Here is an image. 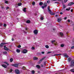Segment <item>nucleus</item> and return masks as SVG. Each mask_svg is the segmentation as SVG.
<instances>
[{
  "instance_id": "obj_38",
  "label": "nucleus",
  "mask_w": 74,
  "mask_h": 74,
  "mask_svg": "<svg viewBox=\"0 0 74 74\" xmlns=\"http://www.w3.org/2000/svg\"><path fill=\"white\" fill-rule=\"evenodd\" d=\"M40 19L41 20H43V19H44V18H43V17H42L40 18Z\"/></svg>"
},
{
  "instance_id": "obj_17",
  "label": "nucleus",
  "mask_w": 74,
  "mask_h": 74,
  "mask_svg": "<svg viewBox=\"0 0 74 74\" xmlns=\"http://www.w3.org/2000/svg\"><path fill=\"white\" fill-rule=\"evenodd\" d=\"M62 5H63V8L62 10V11H63V10H64V8H65V5H64V4L63 3H62Z\"/></svg>"
},
{
  "instance_id": "obj_21",
  "label": "nucleus",
  "mask_w": 74,
  "mask_h": 74,
  "mask_svg": "<svg viewBox=\"0 0 74 74\" xmlns=\"http://www.w3.org/2000/svg\"><path fill=\"white\" fill-rule=\"evenodd\" d=\"M43 3H42V2H40V3H39V5H43Z\"/></svg>"
},
{
  "instance_id": "obj_49",
  "label": "nucleus",
  "mask_w": 74,
  "mask_h": 74,
  "mask_svg": "<svg viewBox=\"0 0 74 74\" xmlns=\"http://www.w3.org/2000/svg\"><path fill=\"white\" fill-rule=\"evenodd\" d=\"M62 55H63V56H64V57H65V54H63Z\"/></svg>"
},
{
  "instance_id": "obj_14",
  "label": "nucleus",
  "mask_w": 74,
  "mask_h": 74,
  "mask_svg": "<svg viewBox=\"0 0 74 74\" xmlns=\"http://www.w3.org/2000/svg\"><path fill=\"white\" fill-rule=\"evenodd\" d=\"M2 67H4V68H7V66H6V65H5L2 64Z\"/></svg>"
},
{
  "instance_id": "obj_43",
  "label": "nucleus",
  "mask_w": 74,
  "mask_h": 74,
  "mask_svg": "<svg viewBox=\"0 0 74 74\" xmlns=\"http://www.w3.org/2000/svg\"><path fill=\"white\" fill-rule=\"evenodd\" d=\"M26 32H25V31H24L23 32L24 33L26 34L27 33V31H26Z\"/></svg>"
},
{
  "instance_id": "obj_10",
  "label": "nucleus",
  "mask_w": 74,
  "mask_h": 74,
  "mask_svg": "<svg viewBox=\"0 0 74 74\" xmlns=\"http://www.w3.org/2000/svg\"><path fill=\"white\" fill-rule=\"evenodd\" d=\"M61 20H62V18H58V22H60V21H61Z\"/></svg>"
},
{
  "instance_id": "obj_34",
  "label": "nucleus",
  "mask_w": 74,
  "mask_h": 74,
  "mask_svg": "<svg viewBox=\"0 0 74 74\" xmlns=\"http://www.w3.org/2000/svg\"><path fill=\"white\" fill-rule=\"evenodd\" d=\"M64 44H62L61 45V47H64Z\"/></svg>"
},
{
  "instance_id": "obj_32",
  "label": "nucleus",
  "mask_w": 74,
  "mask_h": 74,
  "mask_svg": "<svg viewBox=\"0 0 74 74\" xmlns=\"http://www.w3.org/2000/svg\"><path fill=\"white\" fill-rule=\"evenodd\" d=\"M46 48H49V46L47 45H46L45 46Z\"/></svg>"
},
{
  "instance_id": "obj_57",
  "label": "nucleus",
  "mask_w": 74,
  "mask_h": 74,
  "mask_svg": "<svg viewBox=\"0 0 74 74\" xmlns=\"http://www.w3.org/2000/svg\"><path fill=\"white\" fill-rule=\"evenodd\" d=\"M56 42H54V45H56Z\"/></svg>"
},
{
  "instance_id": "obj_4",
  "label": "nucleus",
  "mask_w": 74,
  "mask_h": 74,
  "mask_svg": "<svg viewBox=\"0 0 74 74\" xmlns=\"http://www.w3.org/2000/svg\"><path fill=\"white\" fill-rule=\"evenodd\" d=\"M74 4V2H70L68 4V5L69 6H71V5H73Z\"/></svg>"
},
{
  "instance_id": "obj_20",
  "label": "nucleus",
  "mask_w": 74,
  "mask_h": 74,
  "mask_svg": "<svg viewBox=\"0 0 74 74\" xmlns=\"http://www.w3.org/2000/svg\"><path fill=\"white\" fill-rule=\"evenodd\" d=\"M65 57L66 58H69V56L68 55H67V54L65 53Z\"/></svg>"
},
{
  "instance_id": "obj_27",
  "label": "nucleus",
  "mask_w": 74,
  "mask_h": 74,
  "mask_svg": "<svg viewBox=\"0 0 74 74\" xmlns=\"http://www.w3.org/2000/svg\"><path fill=\"white\" fill-rule=\"evenodd\" d=\"M26 8H24L23 9V11H24V12H26Z\"/></svg>"
},
{
  "instance_id": "obj_33",
  "label": "nucleus",
  "mask_w": 74,
  "mask_h": 74,
  "mask_svg": "<svg viewBox=\"0 0 74 74\" xmlns=\"http://www.w3.org/2000/svg\"><path fill=\"white\" fill-rule=\"evenodd\" d=\"M35 2H32V5H35Z\"/></svg>"
},
{
  "instance_id": "obj_2",
  "label": "nucleus",
  "mask_w": 74,
  "mask_h": 74,
  "mask_svg": "<svg viewBox=\"0 0 74 74\" xmlns=\"http://www.w3.org/2000/svg\"><path fill=\"white\" fill-rule=\"evenodd\" d=\"M71 67H72L73 66H74V61H71Z\"/></svg>"
},
{
  "instance_id": "obj_53",
  "label": "nucleus",
  "mask_w": 74,
  "mask_h": 74,
  "mask_svg": "<svg viewBox=\"0 0 74 74\" xmlns=\"http://www.w3.org/2000/svg\"><path fill=\"white\" fill-rule=\"evenodd\" d=\"M47 63V61H45L44 62V64H46V63Z\"/></svg>"
},
{
  "instance_id": "obj_39",
  "label": "nucleus",
  "mask_w": 74,
  "mask_h": 74,
  "mask_svg": "<svg viewBox=\"0 0 74 74\" xmlns=\"http://www.w3.org/2000/svg\"><path fill=\"white\" fill-rule=\"evenodd\" d=\"M50 2H51V1H47V3H50Z\"/></svg>"
},
{
  "instance_id": "obj_46",
  "label": "nucleus",
  "mask_w": 74,
  "mask_h": 74,
  "mask_svg": "<svg viewBox=\"0 0 74 74\" xmlns=\"http://www.w3.org/2000/svg\"><path fill=\"white\" fill-rule=\"evenodd\" d=\"M68 22H70V19L68 20Z\"/></svg>"
},
{
  "instance_id": "obj_16",
  "label": "nucleus",
  "mask_w": 74,
  "mask_h": 74,
  "mask_svg": "<svg viewBox=\"0 0 74 74\" xmlns=\"http://www.w3.org/2000/svg\"><path fill=\"white\" fill-rule=\"evenodd\" d=\"M72 59H71V58H69L68 59V62H71V61Z\"/></svg>"
},
{
  "instance_id": "obj_6",
  "label": "nucleus",
  "mask_w": 74,
  "mask_h": 74,
  "mask_svg": "<svg viewBox=\"0 0 74 74\" xmlns=\"http://www.w3.org/2000/svg\"><path fill=\"white\" fill-rule=\"evenodd\" d=\"M15 72L16 74H19V71L18 69H16L15 70Z\"/></svg>"
},
{
  "instance_id": "obj_35",
  "label": "nucleus",
  "mask_w": 74,
  "mask_h": 74,
  "mask_svg": "<svg viewBox=\"0 0 74 74\" xmlns=\"http://www.w3.org/2000/svg\"><path fill=\"white\" fill-rule=\"evenodd\" d=\"M23 70H26V67L25 66L23 67Z\"/></svg>"
},
{
  "instance_id": "obj_13",
  "label": "nucleus",
  "mask_w": 74,
  "mask_h": 74,
  "mask_svg": "<svg viewBox=\"0 0 74 74\" xmlns=\"http://www.w3.org/2000/svg\"><path fill=\"white\" fill-rule=\"evenodd\" d=\"M61 54H54L52 56H59V55H61Z\"/></svg>"
},
{
  "instance_id": "obj_24",
  "label": "nucleus",
  "mask_w": 74,
  "mask_h": 74,
  "mask_svg": "<svg viewBox=\"0 0 74 74\" xmlns=\"http://www.w3.org/2000/svg\"><path fill=\"white\" fill-rule=\"evenodd\" d=\"M30 22V20H27L26 21V23H29Z\"/></svg>"
},
{
  "instance_id": "obj_52",
  "label": "nucleus",
  "mask_w": 74,
  "mask_h": 74,
  "mask_svg": "<svg viewBox=\"0 0 74 74\" xmlns=\"http://www.w3.org/2000/svg\"><path fill=\"white\" fill-rule=\"evenodd\" d=\"M71 11L72 12H73V9H71Z\"/></svg>"
},
{
  "instance_id": "obj_45",
  "label": "nucleus",
  "mask_w": 74,
  "mask_h": 74,
  "mask_svg": "<svg viewBox=\"0 0 74 74\" xmlns=\"http://www.w3.org/2000/svg\"><path fill=\"white\" fill-rule=\"evenodd\" d=\"M12 69H10V72L11 73V72H12Z\"/></svg>"
},
{
  "instance_id": "obj_25",
  "label": "nucleus",
  "mask_w": 74,
  "mask_h": 74,
  "mask_svg": "<svg viewBox=\"0 0 74 74\" xmlns=\"http://www.w3.org/2000/svg\"><path fill=\"white\" fill-rule=\"evenodd\" d=\"M60 36H61V37H62V36L63 35V34L62 32H60Z\"/></svg>"
},
{
  "instance_id": "obj_59",
  "label": "nucleus",
  "mask_w": 74,
  "mask_h": 74,
  "mask_svg": "<svg viewBox=\"0 0 74 74\" xmlns=\"http://www.w3.org/2000/svg\"><path fill=\"white\" fill-rule=\"evenodd\" d=\"M25 30H27V28L26 27V28H25Z\"/></svg>"
},
{
  "instance_id": "obj_3",
  "label": "nucleus",
  "mask_w": 74,
  "mask_h": 74,
  "mask_svg": "<svg viewBox=\"0 0 74 74\" xmlns=\"http://www.w3.org/2000/svg\"><path fill=\"white\" fill-rule=\"evenodd\" d=\"M45 59V57H44L43 58H42V59L40 60L38 62V63H40L44 60V59Z\"/></svg>"
},
{
  "instance_id": "obj_29",
  "label": "nucleus",
  "mask_w": 74,
  "mask_h": 74,
  "mask_svg": "<svg viewBox=\"0 0 74 74\" xmlns=\"http://www.w3.org/2000/svg\"><path fill=\"white\" fill-rule=\"evenodd\" d=\"M13 61V59L12 58H11L10 60V61L11 62H12V61Z\"/></svg>"
},
{
  "instance_id": "obj_26",
  "label": "nucleus",
  "mask_w": 74,
  "mask_h": 74,
  "mask_svg": "<svg viewBox=\"0 0 74 74\" xmlns=\"http://www.w3.org/2000/svg\"><path fill=\"white\" fill-rule=\"evenodd\" d=\"M22 5V3H18V6H21Z\"/></svg>"
},
{
  "instance_id": "obj_58",
  "label": "nucleus",
  "mask_w": 74,
  "mask_h": 74,
  "mask_svg": "<svg viewBox=\"0 0 74 74\" xmlns=\"http://www.w3.org/2000/svg\"><path fill=\"white\" fill-rule=\"evenodd\" d=\"M51 1H56V0H51Z\"/></svg>"
},
{
  "instance_id": "obj_51",
  "label": "nucleus",
  "mask_w": 74,
  "mask_h": 74,
  "mask_svg": "<svg viewBox=\"0 0 74 74\" xmlns=\"http://www.w3.org/2000/svg\"><path fill=\"white\" fill-rule=\"evenodd\" d=\"M3 25V24L1 23H0V26H2Z\"/></svg>"
},
{
  "instance_id": "obj_42",
  "label": "nucleus",
  "mask_w": 74,
  "mask_h": 74,
  "mask_svg": "<svg viewBox=\"0 0 74 74\" xmlns=\"http://www.w3.org/2000/svg\"><path fill=\"white\" fill-rule=\"evenodd\" d=\"M51 51H49L47 52V54H49V53H51Z\"/></svg>"
},
{
  "instance_id": "obj_63",
  "label": "nucleus",
  "mask_w": 74,
  "mask_h": 74,
  "mask_svg": "<svg viewBox=\"0 0 74 74\" xmlns=\"http://www.w3.org/2000/svg\"><path fill=\"white\" fill-rule=\"evenodd\" d=\"M41 67H43V65H41Z\"/></svg>"
},
{
  "instance_id": "obj_50",
  "label": "nucleus",
  "mask_w": 74,
  "mask_h": 74,
  "mask_svg": "<svg viewBox=\"0 0 74 74\" xmlns=\"http://www.w3.org/2000/svg\"><path fill=\"white\" fill-rule=\"evenodd\" d=\"M41 53H42V54H44V52H42Z\"/></svg>"
},
{
  "instance_id": "obj_12",
  "label": "nucleus",
  "mask_w": 74,
  "mask_h": 74,
  "mask_svg": "<svg viewBox=\"0 0 74 74\" xmlns=\"http://www.w3.org/2000/svg\"><path fill=\"white\" fill-rule=\"evenodd\" d=\"M43 5L44 7H46V6H47V3H44Z\"/></svg>"
},
{
  "instance_id": "obj_37",
  "label": "nucleus",
  "mask_w": 74,
  "mask_h": 74,
  "mask_svg": "<svg viewBox=\"0 0 74 74\" xmlns=\"http://www.w3.org/2000/svg\"><path fill=\"white\" fill-rule=\"evenodd\" d=\"M59 16V14H57L55 15V17H57L58 16Z\"/></svg>"
},
{
  "instance_id": "obj_1",
  "label": "nucleus",
  "mask_w": 74,
  "mask_h": 74,
  "mask_svg": "<svg viewBox=\"0 0 74 74\" xmlns=\"http://www.w3.org/2000/svg\"><path fill=\"white\" fill-rule=\"evenodd\" d=\"M50 8H49V7H48V11H49V14H50L51 15H55V13H52V11L51 10H50Z\"/></svg>"
},
{
  "instance_id": "obj_15",
  "label": "nucleus",
  "mask_w": 74,
  "mask_h": 74,
  "mask_svg": "<svg viewBox=\"0 0 74 74\" xmlns=\"http://www.w3.org/2000/svg\"><path fill=\"white\" fill-rule=\"evenodd\" d=\"M16 52H17L18 53H19V52H21V51L20 50H19V49H17L16 50Z\"/></svg>"
},
{
  "instance_id": "obj_62",
  "label": "nucleus",
  "mask_w": 74,
  "mask_h": 74,
  "mask_svg": "<svg viewBox=\"0 0 74 74\" xmlns=\"http://www.w3.org/2000/svg\"><path fill=\"white\" fill-rule=\"evenodd\" d=\"M12 41H14V39L13 38H12Z\"/></svg>"
},
{
  "instance_id": "obj_47",
  "label": "nucleus",
  "mask_w": 74,
  "mask_h": 74,
  "mask_svg": "<svg viewBox=\"0 0 74 74\" xmlns=\"http://www.w3.org/2000/svg\"><path fill=\"white\" fill-rule=\"evenodd\" d=\"M71 49H74V46H73L71 47Z\"/></svg>"
},
{
  "instance_id": "obj_40",
  "label": "nucleus",
  "mask_w": 74,
  "mask_h": 74,
  "mask_svg": "<svg viewBox=\"0 0 74 74\" xmlns=\"http://www.w3.org/2000/svg\"><path fill=\"white\" fill-rule=\"evenodd\" d=\"M3 26H4V27H5L7 26V24H4Z\"/></svg>"
},
{
  "instance_id": "obj_36",
  "label": "nucleus",
  "mask_w": 74,
  "mask_h": 74,
  "mask_svg": "<svg viewBox=\"0 0 74 74\" xmlns=\"http://www.w3.org/2000/svg\"><path fill=\"white\" fill-rule=\"evenodd\" d=\"M34 71H32V74H34Z\"/></svg>"
},
{
  "instance_id": "obj_60",
  "label": "nucleus",
  "mask_w": 74,
  "mask_h": 74,
  "mask_svg": "<svg viewBox=\"0 0 74 74\" xmlns=\"http://www.w3.org/2000/svg\"><path fill=\"white\" fill-rule=\"evenodd\" d=\"M72 41L73 42H74V38L72 40Z\"/></svg>"
},
{
  "instance_id": "obj_30",
  "label": "nucleus",
  "mask_w": 74,
  "mask_h": 74,
  "mask_svg": "<svg viewBox=\"0 0 74 74\" xmlns=\"http://www.w3.org/2000/svg\"><path fill=\"white\" fill-rule=\"evenodd\" d=\"M3 53L4 54H7V51H4L3 52Z\"/></svg>"
},
{
  "instance_id": "obj_41",
  "label": "nucleus",
  "mask_w": 74,
  "mask_h": 74,
  "mask_svg": "<svg viewBox=\"0 0 74 74\" xmlns=\"http://www.w3.org/2000/svg\"><path fill=\"white\" fill-rule=\"evenodd\" d=\"M21 45H19L18 46V48H21Z\"/></svg>"
},
{
  "instance_id": "obj_8",
  "label": "nucleus",
  "mask_w": 74,
  "mask_h": 74,
  "mask_svg": "<svg viewBox=\"0 0 74 74\" xmlns=\"http://www.w3.org/2000/svg\"><path fill=\"white\" fill-rule=\"evenodd\" d=\"M34 33L35 34H37L38 33V31L37 30H35L34 31Z\"/></svg>"
},
{
  "instance_id": "obj_61",
  "label": "nucleus",
  "mask_w": 74,
  "mask_h": 74,
  "mask_svg": "<svg viewBox=\"0 0 74 74\" xmlns=\"http://www.w3.org/2000/svg\"><path fill=\"white\" fill-rule=\"evenodd\" d=\"M60 14L61 15H62V14H63V13H62V12H60Z\"/></svg>"
},
{
  "instance_id": "obj_28",
  "label": "nucleus",
  "mask_w": 74,
  "mask_h": 74,
  "mask_svg": "<svg viewBox=\"0 0 74 74\" xmlns=\"http://www.w3.org/2000/svg\"><path fill=\"white\" fill-rule=\"evenodd\" d=\"M71 71L72 73H74V69H71L70 70Z\"/></svg>"
},
{
  "instance_id": "obj_31",
  "label": "nucleus",
  "mask_w": 74,
  "mask_h": 74,
  "mask_svg": "<svg viewBox=\"0 0 74 74\" xmlns=\"http://www.w3.org/2000/svg\"><path fill=\"white\" fill-rule=\"evenodd\" d=\"M55 42V40L52 41H51V43L52 44H53V42Z\"/></svg>"
},
{
  "instance_id": "obj_22",
  "label": "nucleus",
  "mask_w": 74,
  "mask_h": 74,
  "mask_svg": "<svg viewBox=\"0 0 74 74\" xmlns=\"http://www.w3.org/2000/svg\"><path fill=\"white\" fill-rule=\"evenodd\" d=\"M37 59H38V58L36 57H35L34 58V60H37Z\"/></svg>"
},
{
  "instance_id": "obj_19",
  "label": "nucleus",
  "mask_w": 74,
  "mask_h": 74,
  "mask_svg": "<svg viewBox=\"0 0 74 74\" xmlns=\"http://www.w3.org/2000/svg\"><path fill=\"white\" fill-rule=\"evenodd\" d=\"M4 63H5V64H6V65L7 66H9V64H8V63L7 62H4Z\"/></svg>"
},
{
  "instance_id": "obj_48",
  "label": "nucleus",
  "mask_w": 74,
  "mask_h": 74,
  "mask_svg": "<svg viewBox=\"0 0 74 74\" xmlns=\"http://www.w3.org/2000/svg\"><path fill=\"white\" fill-rule=\"evenodd\" d=\"M67 1H68V0H65V3H67Z\"/></svg>"
},
{
  "instance_id": "obj_5",
  "label": "nucleus",
  "mask_w": 74,
  "mask_h": 74,
  "mask_svg": "<svg viewBox=\"0 0 74 74\" xmlns=\"http://www.w3.org/2000/svg\"><path fill=\"white\" fill-rule=\"evenodd\" d=\"M11 66H14V67H18V64H12Z\"/></svg>"
},
{
  "instance_id": "obj_18",
  "label": "nucleus",
  "mask_w": 74,
  "mask_h": 74,
  "mask_svg": "<svg viewBox=\"0 0 74 74\" xmlns=\"http://www.w3.org/2000/svg\"><path fill=\"white\" fill-rule=\"evenodd\" d=\"M36 67L37 68H38V69H40V65H36Z\"/></svg>"
},
{
  "instance_id": "obj_44",
  "label": "nucleus",
  "mask_w": 74,
  "mask_h": 74,
  "mask_svg": "<svg viewBox=\"0 0 74 74\" xmlns=\"http://www.w3.org/2000/svg\"><path fill=\"white\" fill-rule=\"evenodd\" d=\"M5 3L6 4H7V3H8V1H5Z\"/></svg>"
},
{
  "instance_id": "obj_54",
  "label": "nucleus",
  "mask_w": 74,
  "mask_h": 74,
  "mask_svg": "<svg viewBox=\"0 0 74 74\" xmlns=\"http://www.w3.org/2000/svg\"><path fill=\"white\" fill-rule=\"evenodd\" d=\"M32 49H34V47H32Z\"/></svg>"
},
{
  "instance_id": "obj_55",
  "label": "nucleus",
  "mask_w": 74,
  "mask_h": 74,
  "mask_svg": "<svg viewBox=\"0 0 74 74\" xmlns=\"http://www.w3.org/2000/svg\"><path fill=\"white\" fill-rule=\"evenodd\" d=\"M8 8H9V7H7L6 8V9L7 10L8 9Z\"/></svg>"
},
{
  "instance_id": "obj_9",
  "label": "nucleus",
  "mask_w": 74,
  "mask_h": 74,
  "mask_svg": "<svg viewBox=\"0 0 74 74\" xmlns=\"http://www.w3.org/2000/svg\"><path fill=\"white\" fill-rule=\"evenodd\" d=\"M8 44L7 43H2L0 45V46H1V47H3V45H5V44Z\"/></svg>"
},
{
  "instance_id": "obj_56",
  "label": "nucleus",
  "mask_w": 74,
  "mask_h": 74,
  "mask_svg": "<svg viewBox=\"0 0 74 74\" xmlns=\"http://www.w3.org/2000/svg\"><path fill=\"white\" fill-rule=\"evenodd\" d=\"M44 6H42V9H44Z\"/></svg>"
},
{
  "instance_id": "obj_23",
  "label": "nucleus",
  "mask_w": 74,
  "mask_h": 74,
  "mask_svg": "<svg viewBox=\"0 0 74 74\" xmlns=\"http://www.w3.org/2000/svg\"><path fill=\"white\" fill-rule=\"evenodd\" d=\"M70 10V8H69L66 9V11H69Z\"/></svg>"
},
{
  "instance_id": "obj_7",
  "label": "nucleus",
  "mask_w": 74,
  "mask_h": 74,
  "mask_svg": "<svg viewBox=\"0 0 74 74\" xmlns=\"http://www.w3.org/2000/svg\"><path fill=\"white\" fill-rule=\"evenodd\" d=\"M27 52V51L26 49H24L22 51V53H26Z\"/></svg>"
},
{
  "instance_id": "obj_64",
  "label": "nucleus",
  "mask_w": 74,
  "mask_h": 74,
  "mask_svg": "<svg viewBox=\"0 0 74 74\" xmlns=\"http://www.w3.org/2000/svg\"><path fill=\"white\" fill-rule=\"evenodd\" d=\"M68 33H69V32H66V34H67Z\"/></svg>"
},
{
  "instance_id": "obj_11",
  "label": "nucleus",
  "mask_w": 74,
  "mask_h": 74,
  "mask_svg": "<svg viewBox=\"0 0 74 74\" xmlns=\"http://www.w3.org/2000/svg\"><path fill=\"white\" fill-rule=\"evenodd\" d=\"M6 47V46H4V49L5 50H6L7 51H8V48Z\"/></svg>"
}]
</instances>
